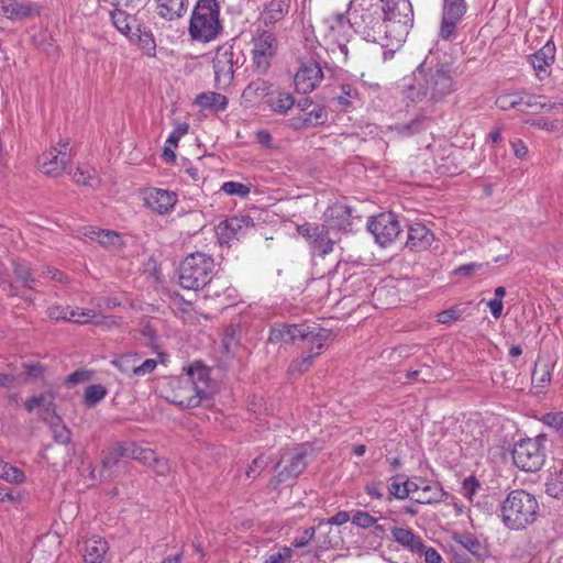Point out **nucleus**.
I'll use <instances>...</instances> for the list:
<instances>
[{
	"label": "nucleus",
	"mask_w": 563,
	"mask_h": 563,
	"mask_svg": "<svg viewBox=\"0 0 563 563\" xmlns=\"http://www.w3.org/2000/svg\"><path fill=\"white\" fill-rule=\"evenodd\" d=\"M331 338L332 332L320 327L282 324L271 330L268 341L271 343H278L280 341L288 342L299 339L303 342L306 352L289 365V373L295 375L302 374L310 368Z\"/></svg>",
	"instance_id": "obj_1"
},
{
	"label": "nucleus",
	"mask_w": 563,
	"mask_h": 563,
	"mask_svg": "<svg viewBox=\"0 0 563 563\" xmlns=\"http://www.w3.org/2000/svg\"><path fill=\"white\" fill-rule=\"evenodd\" d=\"M453 91V71L448 65L427 67L426 64H421L413 71V82L405 90V98L413 103H435Z\"/></svg>",
	"instance_id": "obj_2"
},
{
	"label": "nucleus",
	"mask_w": 563,
	"mask_h": 563,
	"mask_svg": "<svg viewBox=\"0 0 563 563\" xmlns=\"http://www.w3.org/2000/svg\"><path fill=\"white\" fill-rule=\"evenodd\" d=\"M210 375L200 363L190 365L185 375L172 377L165 394L167 401L180 408H195L209 395Z\"/></svg>",
	"instance_id": "obj_3"
},
{
	"label": "nucleus",
	"mask_w": 563,
	"mask_h": 563,
	"mask_svg": "<svg viewBox=\"0 0 563 563\" xmlns=\"http://www.w3.org/2000/svg\"><path fill=\"white\" fill-rule=\"evenodd\" d=\"M539 510V503L532 494L515 489L503 501L500 517L508 529L521 530L537 520Z\"/></svg>",
	"instance_id": "obj_4"
},
{
	"label": "nucleus",
	"mask_w": 563,
	"mask_h": 563,
	"mask_svg": "<svg viewBox=\"0 0 563 563\" xmlns=\"http://www.w3.org/2000/svg\"><path fill=\"white\" fill-rule=\"evenodd\" d=\"M220 4L217 0H198L189 21L188 33L199 43L216 41L222 33Z\"/></svg>",
	"instance_id": "obj_5"
},
{
	"label": "nucleus",
	"mask_w": 563,
	"mask_h": 563,
	"mask_svg": "<svg viewBox=\"0 0 563 563\" xmlns=\"http://www.w3.org/2000/svg\"><path fill=\"white\" fill-rule=\"evenodd\" d=\"M349 21L355 33L365 41L377 43L382 47H389L390 52L397 49L396 45H393L389 41L383 15L379 14L378 8L375 7L373 1L361 11L356 9L349 11Z\"/></svg>",
	"instance_id": "obj_6"
},
{
	"label": "nucleus",
	"mask_w": 563,
	"mask_h": 563,
	"mask_svg": "<svg viewBox=\"0 0 563 563\" xmlns=\"http://www.w3.org/2000/svg\"><path fill=\"white\" fill-rule=\"evenodd\" d=\"M214 261L211 256L196 252L186 256L179 266V285L184 289L198 290L212 278Z\"/></svg>",
	"instance_id": "obj_7"
},
{
	"label": "nucleus",
	"mask_w": 563,
	"mask_h": 563,
	"mask_svg": "<svg viewBox=\"0 0 563 563\" xmlns=\"http://www.w3.org/2000/svg\"><path fill=\"white\" fill-rule=\"evenodd\" d=\"M544 435L520 440L515 444L512 459L515 465L525 472L539 471L545 461Z\"/></svg>",
	"instance_id": "obj_8"
},
{
	"label": "nucleus",
	"mask_w": 563,
	"mask_h": 563,
	"mask_svg": "<svg viewBox=\"0 0 563 563\" xmlns=\"http://www.w3.org/2000/svg\"><path fill=\"white\" fill-rule=\"evenodd\" d=\"M297 232L306 240L312 255L325 256L333 251L335 240L328 225L307 222L298 225Z\"/></svg>",
	"instance_id": "obj_9"
},
{
	"label": "nucleus",
	"mask_w": 563,
	"mask_h": 563,
	"mask_svg": "<svg viewBox=\"0 0 563 563\" xmlns=\"http://www.w3.org/2000/svg\"><path fill=\"white\" fill-rule=\"evenodd\" d=\"M323 79L321 56L319 52H312L309 57L299 58V68L294 81L298 92L309 93L314 90Z\"/></svg>",
	"instance_id": "obj_10"
},
{
	"label": "nucleus",
	"mask_w": 563,
	"mask_h": 563,
	"mask_svg": "<svg viewBox=\"0 0 563 563\" xmlns=\"http://www.w3.org/2000/svg\"><path fill=\"white\" fill-rule=\"evenodd\" d=\"M278 42L268 30L257 29L252 38V59L256 70L265 74L276 55Z\"/></svg>",
	"instance_id": "obj_11"
},
{
	"label": "nucleus",
	"mask_w": 563,
	"mask_h": 563,
	"mask_svg": "<svg viewBox=\"0 0 563 563\" xmlns=\"http://www.w3.org/2000/svg\"><path fill=\"white\" fill-rule=\"evenodd\" d=\"M307 448L305 444L285 449L276 464V478L287 482L296 478L307 466Z\"/></svg>",
	"instance_id": "obj_12"
},
{
	"label": "nucleus",
	"mask_w": 563,
	"mask_h": 563,
	"mask_svg": "<svg viewBox=\"0 0 563 563\" xmlns=\"http://www.w3.org/2000/svg\"><path fill=\"white\" fill-rule=\"evenodd\" d=\"M496 104L504 111L517 108L521 112L531 109L533 113L551 111L562 106L561 103L551 102L541 96L520 97L517 93H503L498 96Z\"/></svg>",
	"instance_id": "obj_13"
},
{
	"label": "nucleus",
	"mask_w": 563,
	"mask_h": 563,
	"mask_svg": "<svg viewBox=\"0 0 563 563\" xmlns=\"http://www.w3.org/2000/svg\"><path fill=\"white\" fill-rule=\"evenodd\" d=\"M367 229L375 242L383 247L391 244L401 232L397 216L393 212H383L372 217L367 222Z\"/></svg>",
	"instance_id": "obj_14"
},
{
	"label": "nucleus",
	"mask_w": 563,
	"mask_h": 563,
	"mask_svg": "<svg viewBox=\"0 0 563 563\" xmlns=\"http://www.w3.org/2000/svg\"><path fill=\"white\" fill-rule=\"evenodd\" d=\"M70 148L68 141L60 142L58 147H53L43 153L37 158V166L40 170L52 177H58L66 170L67 164L70 161Z\"/></svg>",
	"instance_id": "obj_15"
},
{
	"label": "nucleus",
	"mask_w": 563,
	"mask_h": 563,
	"mask_svg": "<svg viewBox=\"0 0 563 563\" xmlns=\"http://www.w3.org/2000/svg\"><path fill=\"white\" fill-rule=\"evenodd\" d=\"M467 11L465 0H444L442 7V20L439 36L444 41H451L456 35V27Z\"/></svg>",
	"instance_id": "obj_16"
},
{
	"label": "nucleus",
	"mask_w": 563,
	"mask_h": 563,
	"mask_svg": "<svg viewBox=\"0 0 563 563\" xmlns=\"http://www.w3.org/2000/svg\"><path fill=\"white\" fill-rule=\"evenodd\" d=\"M234 52L231 46H221L218 48L213 58L214 80L219 89L228 88L234 75Z\"/></svg>",
	"instance_id": "obj_17"
},
{
	"label": "nucleus",
	"mask_w": 563,
	"mask_h": 563,
	"mask_svg": "<svg viewBox=\"0 0 563 563\" xmlns=\"http://www.w3.org/2000/svg\"><path fill=\"white\" fill-rule=\"evenodd\" d=\"M145 207L158 214H167L174 210L178 196L175 191L161 188H146L142 192Z\"/></svg>",
	"instance_id": "obj_18"
},
{
	"label": "nucleus",
	"mask_w": 563,
	"mask_h": 563,
	"mask_svg": "<svg viewBox=\"0 0 563 563\" xmlns=\"http://www.w3.org/2000/svg\"><path fill=\"white\" fill-rule=\"evenodd\" d=\"M452 541L451 547L470 554L472 560L483 562L489 554L486 542L470 532H456Z\"/></svg>",
	"instance_id": "obj_19"
},
{
	"label": "nucleus",
	"mask_w": 563,
	"mask_h": 563,
	"mask_svg": "<svg viewBox=\"0 0 563 563\" xmlns=\"http://www.w3.org/2000/svg\"><path fill=\"white\" fill-rule=\"evenodd\" d=\"M412 496L419 504H434L440 503L444 498V492L441 486L432 481L423 477H411Z\"/></svg>",
	"instance_id": "obj_20"
},
{
	"label": "nucleus",
	"mask_w": 563,
	"mask_h": 563,
	"mask_svg": "<svg viewBox=\"0 0 563 563\" xmlns=\"http://www.w3.org/2000/svg\"><path fill=\"white\" fill-rule=\"evenodd\" d=\"M322 25L325 31V37L332 43H336L340 52L344 55L347 53L346 45L342 43L345 33L352 27L343 13H332L324 18Z\"/></svg>",
	"instance_id": "obj_21"
},
{
	"label": "nucleus",
	"mask_w": 563,
	"mask_h": 563,
	"mask_svg": "<svg viewBox=\"0 0 563 563\" xmlns=\"http://www.w3.org/2000/svg\"><path fill=\"white\" fill-rule=\"evenodd\" d=\"M0 12L11 21H21L40 14V7L31 1L1 0Z\"/></svg>",
	"instance_id": "obj_22"
},
{
	"label": "nucleus",
	"mask_w": 563,
	"mask_h": 563,
	"mask_svg": "<svg viewBox=\"0 0 563 563\" xmlns=\"http://www.w3.org/2000/svg\"><path fill=\"white\" fill-rule=\"evenodd\" d=\"M556 47L552 41H548L538 52L530 55V64L540 80L548 78L555 60Z\"/></svg>",
	"instance_id": "obj_23"
},
{
	"label": "nucleus",
	"mask_w": 563,
	"mask_h": 563,
	"mask_svg": "<svg viewBox=\"0 0 563 563\" xmlns=\"http://www.w3.org/2000/svg\"><path fill=\"white\" fill-rule=\"evenodd\" d=\"M54 399L55 396L52 391H44L27 399L25 408L29 412L36 411L45 421L59 420V417L56 415Z\"/></svg>",
	"instance_id": "obj_24"
},
{
	"label": "nucleus",
	"mask_w": 563,
	"mask_h": 563,
	"mask_svg": "<svg viewBox=\"0 0 563 563\" xmlns=\"http://www.w3.org/2000/svg\"><path fill=\"white\" fill-rule=\"evenodd\" d=\"M81 550L85 563H109L108 542L99 536L86 539Z\"/></svg>",
	"instance_id": "obj_25"
},
{
	"label": "nucleus",
	"mask_w": 563,
	"mask_h": 563,
	"mask_svg": "<svg viewBox=\"0 0 563 563\" xmlns=\"http://www.w3.org/2000/svg\"><path fill=\"white\" fill-rule=\"evenodd\" d=\"M290 10V0H269L264 4L260 20L265 26H274L283 21Z\"/></svg>",
	"instance_id": "obj_26"
},
{
	"label": "nucleus",
	"mask_w": 563,
	"mask_h": 563,
	"mask_svg": "<svg viewBox=\"0 0 563 563\" xmlns=\"http://www.w3.org/2000/svg\"><path fill=\"white\" fill-rule=\"evenodd\" d=\"M434 241L433 232L422 223H412L408 228L406 246L412 251L428 250Z\"/></svg>",
	"instance_id": "obj_27"
},
{
	"label": "nucleus",
	"mask_w": 563,
	"mask_h": 563,
	"mask_svg": "<svg viewBox=\"0 0 563 563\" xmlns=\"http://www.w3.org/2000/svg\"><path fill=\"white\" fill-rule=\"evenodd\" d=\"M325 219L331 231L345 230L351 224V209L343 203H335L327 209Z\"/></svg>",
	"instance_id": "obj_28"
},
{
	"label": "nucleus",
	"mask_w": 563,
	"mask_h": 563,
	"mask_svg": "<svg viewBox=\"0 0 563 563\" xmlns=\"http://www.w3.org/2000/svg\"><path fill=\"white\" fill-rule=\"evenodd\" d=\"M157 14L167 21L181 18L189 5V0H155Z\"/></svg>",
	"instance_id": "obj_29"
},
{
	"label": "nucleus",
	"mask_w": 563,
	"mask_h": 563,
	"mask_svg": "<svg viewBox=\"0 0 563 563\" xmlns=\"http://www.w3.org/2000/svg\"><path fill=\"white\" fill-rule=\"evenodd\" d=\"M95 305V300L92 301ZM69 322H75L78 324H95V325H103L108 323L107 317L103 316L102 312L97 310L96 306L93 308H70V317Z\"/></svg>",
	"instance_id": "obj_30"
},
{
	"label": "nucleus",
	"mask_w": 563,
	"mask_h": 563,
	"mask_svg": "<svg viewBox=\"0 0 563 563\" xmlns=\"http://www.w3.org/2000/svg\"><path fill=\"white\" fill-rule=\"evenodd\" d=\"M391 539L404 549L416 553L422 547V539L409 528L394 527L390 530Z\"/></svg>",
	"instance_id": "obj_31"
},
{
	"label": "nucleus",
	"mask_w": 563,
	"mask_h": 563,
	"mask_svg": "<svg viewBox=\"0 0 563 563\" xmlns=\"http://www.w3.org/2000/svg\"><path fill=\"white\" fill-rule=\"evenodd\" d=\"M273 85L266 80H255L243 90L242 98L245 104L254 106L272 93Z\"/></svg>",
	"instance_id": "obj_32"
},
{
	"label": "nucleus",
	"mask_w": 563,
	"mask_h": 563,
	"mask_svg": "<svg viewBox=\"0 0 563 563\" xmlns=\"http://www.w3.org/2000/svg\"><path fill=\"white\" fill-rule=\"evenodd\" d=\"M117 7L113 11H111V21L114 27L129 40H133L132 34L139 26L136 19L134 15L119 9Z\"/></svg>",
	"instance_id": "obj_33"
},
{
	"label": "nucleus",
	"mask_w": 563,
	"mask_h": 563,
	"mask_svg": "<svg viewBox=\"0 0 563 563\" xmlns=\"http://www.w3.org/2000/svg\"><path fill=\"white\" fill-rule=\"evenodd\" d=\"M245 224L243 218H230L218 224L216 229L217 236L222 244H229L239 236L240 231Z\"/></svg>",
	"instance_id": "obj_34"
},
{
	"label": "nucleus",
	"mask_w": 563,
	"mask_h": 563,
	"mask_svg": "<svg viewBox=\"0 0 563 563\" xmlns=\"http://www.w3.org/2000/svg\"><path fill=\"white\" fill-rule=\"evenodd\" d=\"M317 529L318 533L316 542L318 543L319 549L324 550L339 545L341 541L340 533L333 528V526L323 520L319 522Z\"/></svg>",
	"instance_id": "obj_35"
},
{
	"label": "nucleus",
	"mask_w": 563,
	"mask_h": 563,
	"mask_svg": "<svg viewBox=\"0 0 563 563\" xmlns=\"http://www.w3.org/2000/svg\"><path fill=\"white\" fill-rule=\"evenodd\" d=\"M328 120V111L324 107L318 106L309 111L305 117L291 119V126L301 129L306 126H316L325 123Z\"/></svg>",
	"instance_id": "obj_36"
},
{
	"label": "nucleus",
	"mask_w": 563,
	"mask_h": 563,
	"mask_svg": "<svg viewBox=\"0 0 563 563\" xmlns=\"http://www.w3.org/2000/svg\"><path fill=\"white\" fill-rule=\"evenodd\" d=\"M84 235L92 241H98L104 247H118L121 245V236L109 230H99L92 227L85 228Z\"/></svg>",
	"instance_id": "obj_37"
},
{
	"label": "nucleus",
	"mask_w": 563,
	"mask_h": 563,
	"mask_svg": "<svg viewBox=\"0 0 563 563\" xmlns=\"http://www.w3.org/2000/svg\"><path fill=\"white\" fill-rule=\"evenodd\" d=\"M133 40L135 44L139 45V47L143 51V53L148 57H154L156 54V42L153 36V33L141 27L140 25L136 27V30L132 34Z\"/></svg>",
	"instance_id": "obj_38"
},
{
	"label": "nucleus",
	"mask_w": 563,
	"mask_h": 563,
	"mask_svg": "<svg viewBox=\"0 0 563 563\" xmlns=\"http://www.w3.org/2000/svg\"><path fill=\"white\" fill-rule=\"evenodd\" d=\"M196 103L203 109L223 111L228 106V99L221 93L210 91L197 96Z\"/></svg>",
	"instance_id": "obj_39"
},
{
	"label": "nucleus",
	"mask_w": 563,
	"mask_h": 563,
	"mask_svg": "<svg viewBox=\"0 0 563 563\" xmlns=\"http://www.w3.org/2000/svg\"><path fill=\"white\" fill-rule=\"evenodd\" d=\"M267 103L273 112L286 114L295 106V98L290 92L278 91L267 100Z\"/></svg>",
	"instance_id": "obj_40"
},
{
	"label": "nucleus",
	"mask_w": 563,
	"mask_h": 563,
	"mask_svg": "<svg viewBox=\"0 0 563 563\" xmlns=\"http://www.w3.org/2000/svg\"><path fill=\"white\" fill-rule=\"evenodd\" d=\"M411 478L406 481H401L399 476L391 477L388 484V497L387 500L390 501L393 498L396 499H405L409 497L412 492Z\"/></svg>",
	"instance_id": "obj_41"
},
{
	"label": "nucleus",
	"mask_w": 563,
	"mask_h": 563,
	"mask_svg": "<svg viewBox=\"0 0 563 563\" xmlns=\"http://www.w3.org/2000/svg\"><path fill=\"white\" fill-rule=\"evenodd\" d=\"M73 178L76 183L90 188H96L100 183L95 168L90 167L87 164L79 165L76 172L74 173Z\"/></svg>",
	"instance_id": "obj_42"
},
{
	"label": "nucleus",
	"mask_w": 563,
	"mask_h": 563,
	"mask_svg": "<svg viewBox=\"0 0 563 563\" xmlns=\"http://www.w3.org/2000/svg\"><path fill=\"white\" fill-rule=\"evenodd\" d=\"M552 376V366L549 363H540L532 373V383L537 388H544L550 384Z\"/></svg>",
	"instance_id": "obj_43"
},
{
	"label": "nucleus",
	"mask_w": 563,
	"mask_h": 563,
	"mask_svg": "<svg viewBox=\"0 0 563 563\" xmlns=\"http://www.w3.org/2000/svg\"><path fill=\"white\" fill-rule=\"evenodd\" d=\"M0 477L9 483H22L25 479L24 473L9 463L0 460Z\"/></svg>",
	"instance_id": "obj_44"
},
{
	"label": "nucleus",
	"mask_w": 563,
	"mask_h": 563,
	"mask_svg": "<svg viewBox=\"0 0 563 563\" xmlns=\"http://www.w3.org/2000/svg\"><path fill=\"white\" fill-rule=\"evenodd\" d=\"M139 362V357L136 355L126 354L122 355L112 361V364L119 368L124 374H134L136 375V363Z\"/></svg>",
	"instance_id": "obj_45"
},
{
	"label": "nucleus",
	"mask_w": 563,
	"mask_h": 563,
	"mask_svg": "<svg viewBox=\"0 0 563 563\" xmlns=\"http://www.w3.org/2000/svg\"><path fill=\"white\" fill-rule=\"evenodd\" d=\"M107 395V389L101 385H90L84 394L85 404L88 407L95 406L101 401Z\"/></svg>",
	"instance_id": "obj_46"
},
{
	"label": "nucleus",
	"mask_w": 563,
	"mask_h": 563,
	"mask_svg": "<svg viewBox=\"0 0 563 563\" xmlns=\"http://www.w3.org/2000/svg\"><path fill=\"white\" fill-rule=\"evenodd\" d=\"M221 190L229 196L245 198L251 192V187L236 181H225L221 186Z\"/></svg>",
	"instance_id": "obj_47"
},
{
	"label": "nucleus",
	"mask_w": 563,
	"mask_h": 563,
	"mask_svg": "<svg viewBox=\"0 0 563 563\" xmlns=\"http://www.w3.org/2000/svg\"><path fill=\"white\" fill-rule=\"evenodd\" d=\"M377 518L372 516L368 511L364 510H356L354 511L351 522L361 528V529H368L372 528L376 523Z\"/></svg>",
	"instance_id": "obj_48"
},
{
	"label": "nucleus",
	"mask_w": 563,
	"mask_h": 563,
	"mask_svg": "<svg viewBox=\"0 0 563 563\" xmlns=\"http://www.w3.org/2000/svg\"><path fill=\"white\" fill-rule=\"evenodd\" d=\"M316 538V529L313 527L305 528L295 536L291 545L295 548H305Z\"/></svg>",
	"instance_id": "obj_49"
},
{
	"label": "nucleus",
	"mask_w": 563,
	"mask_h": 563,
	"mask_svg": "<svg viewBox=\"0 0 563 563\" xmlns=\"http://www.w3.org/2000/svg\"><path fill=\"white\" fill-rule=\"evenodd\" d=\"M541 421L563 435V411L544 413Z\"/></svg>",
	"instance_id": "obj_50"
},
{
	"label": "nucleus",
	"mask_w": 563,
	"mask_h": 563,
	"mask_svg": "<svg viewBox=\"0 0 563 563\" xmlns=\"http://www.w3.org/2000/svg\"><path fill=\"white\" fill-rule=\"evenodd\" d=\"M54 434V438L59 443H68L70 441V432L59 420L48 421Z\"/></svg>",
	"instance_id": "obj_51"
},
{
	"label": "nucleus",
	"mask_w": 563,
	"mask_h": 563,
	"mask_svg": "<svg viewBox=\"0 0 563 563\" xmlns=\"http://www.w3.org/2000/svg\"><path fill=\"white\" fill-rule=\"evenodd\" d=\"M267 465L268 459L265 457L264 455H260L255 457L249 465L245 472V476L247 478H256Z\"/></svg>",
	"instance_id": "obj_52"
},
{
	"label": "nucleus",
	"mask_w": 563,
	"mask_h": 563,
	"mask_svg": "<svg viewBox=\"0 0 563 563\" xmlns=\"http://www.w3.org/2000/svg\"><path fill=\"white\" fill-rule=\"evenodd\" d=\"M189 131V125L186 122L176 123L172 133L166 140V144L177 147L179 140Z\"/></svg>",
	"instance_id": "obj_53"
},
{
	"label": "nucleus",
	"mask_w": 563,
	"mask_h": 563,
	"mask_svg": "<svg viewBox=\"0 0 563 563\" xmlns=\"http://www.w3.org/2000/svg\"><path fill=\"white\" fill-rule=\"evenodd\" d=\"M14 273L16 277L23 283L24 286L31 287L34 283L29 266L24 263H14Z\"/></svg>",
	"instance_id": "obj_54"
},
{
	"label": "nucleus",
	"mask_w": 563,
	"mask_h": 563,
	"mask_svg": "<svg viewBox=\"0 0 563 563\" xmlns=\"http://www.w3.org/2000/svg\"><path fill=\"white\" fill-rule=\"evenodd\" d=\"M529 125L537 126L542 130H547L550 132L558 131L561 126L558 120H549L545 118L537 119V120H528L526 122Z\"/></svg>",
	"instance_id": "obj_55"
},
{
	"label": "nucleus",
	"mask_w": 563,
	"mask_h": 563,
	"mask_svg": "<svg viewBox=\"0 0 563 563\" xmlns=\"http://www.w3.org/2000/svg\"><path fill=\"white\" fill-rule=\"evenodd\" d=\"M415 554L423 556L426 563H441L442 556L434 548H428L423 542L422 547Z\"/></svg>",
	"instance_id": "obj_56"
},
{
	"label": "nucleus",
	"mask_w": 563,
	"mask_h": 563,
	"mask_svg": "<svg viewBox=\"0 0 563 563\" xmlns=\"http://www.w3.org/2000/svg\"><path fill=\"white\" fill-rule=\"evenodd\" d=\"M125 455V450L122 446H118L112 449L108 455L102 460L103 468H112L117 463L119 457Z\"/></svg>",
	"instance_id": "obj_57"
},
{
	"label": "nucleus",
	"mask_w": 563,
	"mask_h": 563,
	"mask_svg": "<svg viewBox=\"0 0 563 563\" xmlns=\"http://www.w3.org/2000/svg\"><path fill=\"white\" fill-rule=\"evenodd\" d=\"M478 487L477 481L474 477H468L463 482L461 494L468 500H472Z\"/></svg>",
	"instance_id": "obj_58"
},
{
	"label": "nucleus",
	"mask_w": 563,
	"mask_h": 563,
	"mask_svg": "<svg viewBox=\"0 0 563 563\" xmlns=\"http://www.w3.org/2000/svg\"><path fill=\"white\" fill-rule=\"evenodd\" d=\"M460 318H461V312L456 308L446 309L444 311H441L437 316L438 322L443 323V324L450 323L452 321H456Z\"/></svg>",
	"instance_id": "obj_59"
},
{
	"label": "nucleus",
	"mask_w": 563,
	"mask_h": 563,
	"mask_svg": "<svg viewBox=\"0 0 563 563\" xmlns=\"http://www.w3.org/2000/svg\"><path fill=\"white\" fill-rule=\"evenodd\" d=\"M48 317L53 320L69 321L70 307H51L48 309Z\"/></svg>",
	"instance_id": "obj_60"
},
{
	"label": "nucleus",
	"mask_w": 563,
	"mask_h": 563,
	"mask_svg": "<svg viewBox=\"0 0 563 563\" xmlns=\"http://www.w3.org/2000/svg\"><path fill=\"white\" fill-rule=\"evenodd\" d=\"M488 264L483 263H470L465 265H461L457 267L454 273L457 275H464V276H471L473 273L483 269L484 267H487Z\"/></svg>",
	"instance_id": "obj_61"
},
{
	"label": "nucleus",
	"mask_w": 563,
	"mask_h": 563,
	"mask_svg": "<svg viewBox=\"0 0 563 563\" xmlns=\"http://www.w3.org/2000/svg\"><path fill=\"white\" fill-rule=\"evenodd\" d=\"M481 561L472 560L471 555L451 547V563H479Z\"/></svg>",
	"instance_id": "obj_62"
},
{
	"label": "nucleus",
	"mask_w": 563,
	"mask_h": 563,
	"mask_svg": "<svg viewBox=\"0 0 563 563\" xmlns=\"http://www.w3.org/2000/svg\"><path fill=\"white\" fill-rule=\"evenodd\" d=\"M365 493L373 499H382L384 497L383 483L372 482L365 486Z\"/></svg>",
	"instance_id": "obj_63"
},
{
	"label": "nucleus",
	"mask_w": 563,
	"mask_h": 563,
	"mask_svg": "<svg viewBox=\"0 0 563 563\" xmlns=\"http://www.w3.org/2000/svg\"><path fill=\"white\" fill-rule=\"evenodd\" d=\"M514 155L519 159H525L528 155V146L522 140H514L510 142Z\"/></svg>",
	"instance_id": "obj_64"
}]
</instances>
